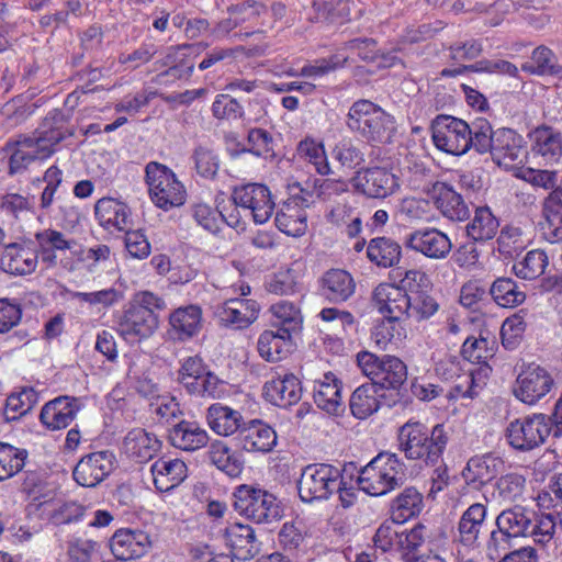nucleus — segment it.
I'll use <instances>...</instances> for the list:
<instances>
[{"label": "nucleus", "instance_id": "nucleus-50", "mask_svg": "<svg viewBox=\"0 0 562 562\" xmlns=\"http://www.w3.org/2000/svg\"><path fill=\"white\" fill-rule=\"evenodd\" d=\"M426 537L427 528L423 524H417L411 530L403 531L397 536V546L405 562L417 561V553L425 543Z\"/></svg>", "mask_w": 562, "mask_h": 562}, {"label": "nucleus", "instance_id": "nucleus-16", "mask_svg": "<svg viewBox=\"0 0 562 562\" xmlns=\"http://www.w3.org/2000/svg\"><path fill=\"white\" fill-rule=\"evenodd\" d=\"M158 323V315L154 311L130 304L119 322V331L125 340H136L149 337Z\"/></svg>", "mask_w": 562, "mask_h": 562}, {"label": "nucleus", "instance_id": "nucleus-58", "mask_svg": "<svg viewBox=\"0 0 562 562\" xmlns=\"http://www.w3.org/2000/svg\"><path fill=\"white\" fill-rule=\"evenodd\" d=\"M557 527L555 516L552 513L541 514L535 519L530 518L528 537H531L538 544L546 546L554 536Z\"/></svg>", "mask_w": 562, "mask_h": 562}, {"label": "nucleus", "instance_id": "nucleus-24", "mask_svg": "<svg viewBox=\"0 0 562 562\" xmlns=\"http://www.w3.org/2000/svg\"><path fill=\"white\" fill-rule=\"evenodd\" d=\"M355 289L353 278L344 269H330L321 279V294L333 303L347 301Z\"/></svg>", "mask_w": 562, "mask_h": 562}, {"label": "nucleus", "instance_id": "nucleus-56", "mask_svg": "<svg viewBox=\"0 0 562 562\" xmlns=\"http://www.w3.org/2000/svg\"><path fill=\"white\" fill-rule=\"evenodd\" d=\"M494 340H488L487 338L480 335L479 338L469 337L462 345V356L471 361L477 363H485L488 358H492L494 355Z\"/></svg>", "mask_w": 562, "mask_h": 562}, {"label": "nucleus", "instance_id": "nucleus-49", "mask_svg": "<svg viewBox=\"0 0 562 562\" xmlns=\"http://www.w3.org/2000/svg\"><path fill=\"white\" fill-rule=\"evenodd\" d=\"M271 311L278 322L274 326L282 333L292 334L299 333L302 329V315L300 310L293 304L286 301H281L271 306Z\"/></svg>", "mask_w": 562, "mask_h": 562}, {"label": "nucleus", "instance_id": "nucleus-55", "mask_svg": "<svg viewBox=\"0 0 562 562\" xmlns=\"http://www.w3.org/2000/svg\"><path fill=\"white\" fill-rule=\"evenodd\" d=\"M468 140H515L517 134L512 128H501L493 131L491 123L485 117H476L471 125H469Z\"/></svg>", "mask_w": 562, "mask_h": 562}, {"label": "nucleus", "instance_id": "nucleus-28", "mask_svg": "<svg viewBox=\"0 0 562 562\" xmlns=\"http://www.w3.org/2000/svg\"><path fill=\"white\" fill-rule=\"evenodd\" d=\"M307 214L305 209L301 206L296 198H292L284 202L277 211L276 225L284 234L289 236H302L307 228Z\"/></svg>", "mask_w": 562, "mask_h": 562}, {"label": "nucleus", "instance_id": "nucleus-41", "mask_svg": "<svg viewBox=\"0 0 562 562\" xmlns=\"http://www.w3.org/2000/svg\"><path fill=\"white\" fill-rule=\"evenodd\" d=\"M379 391L380 390L371 383L362 384L353 391L349 406L356 418L366 419L379 409V397L384 396L383 394H379Z\"/></svg>", "mask_w": 562, "mask_h": 562}, {"label": "nucleus", "instance_id": "nucleus-39", "mask_svg": "<svg viewBox=\"0 0 562 562\" xmlns=\"http://www.w3.org/2000/svg\"><path fill=\"white\" fill-rule=\"evenodd\" d=\"M535 513L522 506H514L502 510L495 519V525L501 526L514 539L519 537H528L530 529V518Z\"/></svg>", "mask_w": 562, "mask_h": 562}, {"label": "nucleus", "instance_id": "nucleus-12", "mask_svg": "<svg viewBox=\"0 0 562 562\" xmlns=\"http://www.w3.org/2000/svg\"><path fill=\"white\" fill-rule=\"evenodd\" d=\"M113 470V454L97 451L82 457L74 469L75 481L85 487H94Z\"/></svg>", "mask_w": 562, "mask_h": 562}, {"label": "nucleus", "instance_id": "nucleus-26", "mask_svg": "<svg viewBox=\"0 0 562 562\" xmlns=\"http://www.w3.org/2000/svg\"><path fill=\"white\" fill-rule=\"evenodd\" d=\"M259 313V305L256 301L246 299H231L224 302L218 310V317L225 325H233L236 328H244L254 323Z\"/></svg>", "mask_w": 562, "mask_h": 562}, {"label": "nucleus", "instance_id": "nucleus-54", "mask_svg": "<svg viewBox=\"0 0 562 562\" xmlns=\"http://www.w3.org/2000/svg\"><path fill=\"white\" fill-rule=\"evenodd\" d=\"M26 456L25 450L0 442V481L19 473L24 467Z\"/></svg>", "mask_w": 562, "mask_h": 562}, {"label": "nucleus", "instance_id": "nucleus-27", "mask_svg": "<svg viewBox=\"0 0 562 562\" xmlns=\"http://www.w3.org/2000/svg\"><path fill=\"white\" fill-rule=\"evenodd\" d=\"M156 488L168 492L178 486L186 477L187 465L179 459H158L150 468Z\"/></svg>", "mask_w": 562, "mask_h": 562}, {"label": "nucleus", "instance_id": "nucleus-19", "mask_svg": "<svg viewBox=\"0 0 562 562\" xmlns=\"http://www.w3.org/2000/svg\"><path fill=\"white\" fill-rule=\"evenodd\" d=\"M80 407L79 398L59 396L42 407L40 419L50 430L66 428L75 419Z\"/></svg>", "mask_w": 562, "mask_h": 562}, {"label": "nucleus", "instance_id": "nucleus-35", "mask_svg": "<svg viewBox=\"0 0 562 562\" xmlns=\"http://www.w3.org/2000/svg\"><path fill=\"white\" fill-rule=\"evenodd\" d=\"M499 228V221L488 206H477L467 224V236L475 243L493 239Z\"/></svg>", "mask_w": 562, "mask_h": 562}, {"label": "nucleus", "instance_id": "nucleus-30", "mask_svg": "<svg viewBox=\"0 0 562 562\" xmlns=\"http://www.w3.org/2000/svg\"><path fill=\"white\" fill-rule=\"evenodd\" d=\"M34 138L25 137L23 140H65L71 136H78L76 127L65 117L64 113L54 109L43 119L36 128Z\"/></svg>", "mask_w": 562, "mask_h": 562}, {"label": "nucleus", "instance_id": "nucleus-2", "mask_svg": "<svg viewBox=\"0 0 562 562\" xmlns=\"http://www.w3.org/2000/svg\"><path fill=\"white\" fill-rule=\"evenodd\" d=\"M403 464L394 453L381 452L358 476L360 488L369 495L381 496L403 484Z\"/></svg>", "mask_w": 562, "mask_h": 562}, {"label": "nucleus", "instance_id": "nucleus-62", "mask_svg": "<svg viewBox=\"0 0 562 562\" xmlns=\"http://www.w3.org/2000/svg\"><path fill=\"white\" fill-rule=\"evenodd\" d=\"M526 327L527 324L524 316L519 313L507 317L501 328L503 346L507 349H514L526 330Z\"/></svg>", "mask_w": 562, "mask_h": 562}, {"label": "nucleus", "instance_id": "nucleus-5", "mask_svg": "<svg viewBox=\"0 0 562 562\" xmlns=\"http://www.w3.org/2000/svg\"><path fill=\"white\" fill-rule=\"evenodd\" d=\"M357 362L361 371L371 380L380 391L391 390L400 395L407 381V367L397 357L384 355L378 357L369 351L357 355Z\"/></svg>", "mask_w": 562, "mask_h": 562}, {"label": "nucleus", "instance_id": "nucleus-13", "mask_svg": "<svg viewBox=\"0 0 562 562\" xmlns=\"http://www.w3.org/2000/svg\"><path fill=\"white\" fill-rule=\"evenodd\" d=\"M487 516V507L473 503L460 516L453 541L469 549L479 548Z\"/></svg>", "mask_w": 562, "mask_h": 562}, {"label": "nucleus", "instance_id": "nucleus-31", "mask_svg": "<svg viewBox=\"0 0 562 562\" xmlns=\"http://www.w3.org/2000/svg\"><path fill=\"white\" fill-rule=\"evenodd\" d=\"M313 397L318 408L337 414L341 407V381L331 372L325 373L315 381Z\"/></svg>", "mask_w": 562, "mask_h": 562}, {"label": "nucleus", "instance_id": "nucleus-8", "mask_svg": "<svg viewBox=\"0 0 562 562\" xmlns=\"http://www.w3.org/2000/svg\"><path fill=\"white\" fill-rule=\"evenodd\" d=\"M506 432L513 448L530 451L544 442L546 438L552 434V428L546 415L536 414L532 417L512 422Z\"/></svg>", "mask_w": 562, "mask_h": 562}, {"label": "nucleus", "instance_id": "nucleus-11", "mask_svg": "<svg viewBox=\"0 0 562 562\" xmlns=\"http://www.w3.org/2000/svg\"><path fill=\"white\" fill-rule=\"evenodd\" d=\"M351 183L356 191L373 199L389 196L398 186L396 177L380 167L358 171L351 179Z\"/></svg>", "mask_w": 562, "mask_h": 562}, {"label": "nucleus", "instance_id": "nucleus-60", "mask_svg": "<svg viewBox=\"0 0 562 562\" xmlns=\"http://www.w3.org/2000/svg\"><path fill=\"white\" fill-rule=\"evenodd\" d=\"M159 52V46L153 42H143L137 48L128 54H121L119 63L131 69H137L151 61Z\"/></svg>", "mask_w": 562, "mask_h": 562}, {"label": "nucleus", "instance_id": "nucleus-52", "mask_svg": "<svg viewBox=\"0 0 562 562\" xmlns=\"http://www.w3.org/2000/svg\"><path fill=\"white\" fill-rule=\"evenodd\" d=\"M36 400L37 394L32 387H25L20 393L8 396L3 409L5 420H16L33 407Z\"/></svg>", "mask_w": 562, "mask_h": 562}, {"label": "nucleus", "instance_id": "nucleus-20", "mask_svg": "<svg viewBox=\"0 0 562 562\" xmlns=\"http://www.w3.org/2000/svg\"><path fill=\"white\" fill-rule=\"evenodd\" d=\"M149 547V536L142 530L121 529L110 540L113 555L122 561L143 557Z\"/></svg>", "mask_w": 562, "mask_h": 562}, {"label": "nucleus", "instance_id": "nucleus-14", "mask_svg": "<svg viewBox=\"0 0 562 562\" xmlns=\"http://www.w3.org/2000/svg\"><path fill=\"white\" fill-rule=\"evenodd\" d=\"M372 303L389 322H396L406 316L409 299L402 286L380 283L372 293Z\"/></svg>", "mask_w": 562, "mask_h": 562}, {"label": "nucleus", "instance_id": "nucleus-63", "mask_svg": "<svg viewBox=\"0 0 562 562\" xmlns=\"http://www.w3.org/2000/svg\"><path fill=\"white\" fill-rule=\"evenodd\" d=\"M212 113L218 120H237L243 116L244 108L228 94H217L213 104Z\"/></svg>", "mask_w": 562, "mask_h": 562}, {"label": "nucleus", "instance_id": "nucleus-64", "mask_svg": "<svg viewBox=\"0 0 562 562\" xmlns=\"http://www.w3.org/2000/svg\"><path fill=\"white\" fill-rule=\"evenodd\" d=\"M526 480L518 473L501 476L495 484L496 491L504 501L513 502L522 494Z\"/></svg>", "mask_w": 562, "mask_h": 562}, {"label": "nucleus", "instance_id": "nucleus-29", "mask_svg": "<svg viewBox=\"0 0 562 562\" xmlns=\"http://www.w3.org/2000/svg\"><path fill=\"white\" fill-rule=\"evenodd\" d=\"M503 461L491 454L471 458L462 476L468 484H472L475 488L492 481L501 471Z\"/></svg>", "mask_w": 562, "mask_h": 562}, {"label": "nucleus", "instance_id": "nucleus-36", "mask_svg": "<svg viewBox=\"0 0 562 562\" xmlns=\"http://www.w3.org/2000/svg\"><path fill=\"white\" fill-rule=\"evenodd\" d=\"M159 448L156 436L142 428L131 430L124 439L125 451L140 463L150 460Z\"/></svg>", "mask_w": 562, "mask_h": 562}, {"label": "nucleus", "instance_id": "nucleus-45", "mask_svg": "<svg viewBox=\"0 0 562 562\" xmlns=\"http://www.w3.org/2000/svg\"><path fill=\"white\" fill-rule=\"evenodd\" d=\"M211 462L231 477H237L244 469V461L239 456L221 440L211 443L209 450Z\"/></svg>", "mask_w": 562, "mask_h": 562}, {"label": "nucleus", "instance_id": "nucleus-33", "mask_svg": "<svg viewBox=\"0 0 562 562\" xmlns=\"http://www.w3.org/2000/svg\"><path fill=\"white\" fill-rule=\"evenodd\" d=\"M206 418L211 429L220 436H229L235 432L238 435L245 424L238 411L220 403L212 404L207 408Z\"/></svg>", "mask_w": 562, "mask_h": 562}, {"label": "nucleus", "instance_id": "nucleus-21", "mask_svg": "<svg viewBox=\"0 0 562 562\" xmlns=\"http://www.w3.org/2000/svg\"><path fill=\"white\" fill-rule=\"evenodd\" d=\"M224 537L233 557L238 560H251L260 552V543L249 525L233 524L225 529Z\"/></svg>", "mask_w": 562, "mask_h": 562}, {"label": "nucleus", "instance_id": "nucleus-38", "mask_svg": "<svg viewBox=\"0 0 562 562\" xmlns=\"http://www.w3.org/2000/svg\"><path fill=\"white\" fill-rule=\"evenodd\" d=\"M369 260L379 267L390 268L396 266L402 257V247L389 237H375L367 247Z\"/></svg>", "mask_w": 562, "mask_h": 562}, {"label": "nucleus", "instance_id": "nucleus-1", "mask_svg": "<svg viewBox=\"0 0 562 562\" xmlns=\"http://www.w3.org/2000/svg\"><path fill=\"white\" fill-rule=\"evenodd\" d=\"M397 440L407 459L436 465L448 445L449 431L442 424H437L429 431L426 425L409 420L400 427Z\"/></svg>", "mask_w": 562, "mask_h": 562}, {"label": "nucleus", "instance_id": "nucleus-42", "mask_svg": "<svg viewBox=\"0 0 562 562\" xmlns=\"http://www.w3.org/2000/svg\"><path fill=\"white\" fill-rule=\"evenodd\" d=\"M533 63H524L521 70L536 76H555L562 78V65L557 63V56L551 48L539 45L531 53Z\"/></svg>", "mask_w": 562, "mask_h": 562}, {"label": "nucleus", "instance_id": "nucleus-23", "mask_svg": "<svg viewBox=\"0 0 562 562\" xmlns=\"http://www.w3.org/2000/svg\"><path fill=\"white\" fill-rule=\"evenodd\" d=\"M263 391L266 398L280 407L292 406L302 397L301 382L292 373L267 381Z\"/></svg>", "mask_w": 562, "mask_h": 562}, {"label": "nucleus", "instance_id": "nucleus-15", "mask_svg": "<svg viewBox=\"0 0 562 562\" xmlns=\"http://www.w3.org/2000/svg\"><path fill=\"white\" fill-rule=\"evenodd\" d=\"M404 245L431 259L446 258L452 247L449 237L436 228L418 229L408 234Z\"/></svg>", "mask_w": 562, "mask_h": 562}, {"label": "nucleus", "instance_id": "nucleus-61", "mask_svg": "<svg viewBox=\"0 0 562 562\" xmlns=\"http://www.w3.org/2000/svg\"><path fill=\"white\" fill-rule=\"evenodd\" d=\"M205 367L199 357H189L178 371V382L190 393L205 374Z\"/></svg>", "mask_w": 562, "mask_h": 562}, {"label": "nucleus", "instance_id": "nucleus-22", "mask_svg": "<svg viewBox=\"0 0 562 562\" xmlns=\"http://www.w3.org/2000/svg\"><path fill=\"white\" fill-rule=\"evenodd\" d=\"M169 442L183 451H196L206 447L210 441L207 431L196 422L181 419L175 424L168 434Z\"/></svg>", "mask_w": 562, "mask_h": 562}, {"label": "nucleus", "instance_id": "nucleus-7", "mask_svg": "<svg viewBox=\"0 0 562 562\" xmlns=\"http://www.w3.org/2000/svg\"><path fill=\"white\" fill-rule=\"evenodd\" d=\"M341 471L327 463L305 467L297 482L300 498L305 503L327 499L339 488Z\"/></svg>", "mask_w": 562, "mask_h": 562}, {"label": "nucleus", "instance_id": "nucleus-40", "mask_svg": "<svg viewBox=\"0 0 562 562\" xmlns=\"http://www.w3.org/2000/svg\"><path fill=\"white\" fill-rule=\"evenodd\" d=\"M424 507L423 495L415 487H406L391 505V517L396 524H404L419 515Z\"/></svg>", "mask_w": 562, "mask_h": 562}, {"label": "nucleus", "instance_id": "nucleus-46", "mask_svg": "<svg viewBox=\"0 0 562 562\" xmlns=\"http://www.w3.org/2000/svg\"><path fill=\"white\" fill-rule=\"evenodd\" d=\"M257 53L258 49L246 48L243 45H237L235 47L216 46L204 54L202 60L198 65V68L203 71L212 67L232 64L240 54L254 56Z\"/></svg>", "mask_w": 562, "mask_h": 562}, {"label": "nucleus", "instance_id": "nucleus-47", "mask_svg": "<svg viewBox=\"0 0 562 562\" xmlns=\"http://www.w3.org/2000/svg\"><path fill=\"white\" fill-rule=\"evenodd\" d=\"M431 140H451L454 138H467L469 124L460 119L450 115H438L431 123Z\"/></svg>", "mask_w": 562, "mask_h": 562}, {"label": "nucleus", "instance_id": "nucleus-43", "mask_svg": "<svg viewBox=\"0 0 562 562\" xmlns=\"http://www.w3.org/2000/svg\"><path fill=\"white\" fill-rule=\"evenodd\" d=\"M493 301L501 307L513 308L526 301V292L512 278H497L490 286Z\"/></svg>", "mask_w": 562, "mask_h": 562}, {"label": "nucleus", "instance_id": "nucleus-32", "mask_svg": "<svg viewBox=\"0 0 562 562\" xmlns=\"http://www.w3.org/2000/svg\"><path fill=\"white\" fill-rule=\"evenodd\" d=\"M94 213L104 227L113 226L119 231L130 229L132 218L126 204L112 198H102L94 205Z\"/></svg>", "mask_w": 562, "mask_h": 562}, {"label": "nucleus", "instance_id": "nucleus-17", "mask_svg": "<svg viewBox=\"0 0 562 562\" xmlns=\"http://www.w3.org/2000/svg\"><path fill=\"white\" fill-rule=\"evenodd\" d=\"M426 192L445 217L457 222L470 218V210L463 198L447 183L436 181Z\"/></svg>", "mask_w": 562, "mask_h": 562}, {"label": "nucleus", "instance_id": "nucleus-51", "mask_svg": "<svg viewBox=\"0 0 562 562\" xmlns=\"http://www.w3.org/2000/svg\"><path fill=\"white\" fill-rule=\"evenodd\" d=\"M548 265L544 251L535 249L527 252L522 260L513 266L515 274L525 280H533L540 277Z\"/></svg>", "mask_w": 562, "mask_h": 562}, {"label": "nucleus", "instance_id": "nucleus-6", "mask_svg": "<svg viewBox=\"0 0 562 562\" xmlns=\"http://www.w3.org/2000/svg\"><path fill=\"white\" fill-rule=\"evenodd\" d=\"M145 172L149 195L156 206L168 211L184 203V188L169 168L150 161L147 164Z\"/></svg>", "mask_w": 562, "mask_h": 562}, {"label": "nucleus", "instance_id": "nucleus-48", "mask_svg": "<svg viewBox=\"0 0 562 562\" xmlns=\"http://www.w3.org/2000/svg\"><path fill=\"white\" fill-rule=\"evenodd\" d=\"M38 244V252L42 260L54 265L56 262L55 250H66L71 247V241L67 240L60 232L54 229H44L35 234Z\"/></svg>", "mask_w": 562, "mask_h": 562}, {"label": "nucleus", "instance_id": "nucleus-57", "mask_svg": "<svg viewBox=\"0 0 562 562\" xmlns=\"http://www.w3.org/2000/svg\"><path fill=\"white\" fill-rule=\"evenodd\" d=\"M526 155V149L519 143H496L495 148L492 149L493 161L505 168L521 164Z\"/></svg>", "mask_w": 562, "mask_h": 562}, {"label": "nucleus", "instance_id": "nucleus-59", "mask_svg": "<svg viewBox=\"0 0 562 562\" xmlns=\"http://www.w3.org/2000/svg\"><path fill=\"white\" fill-rule=\"evenodd\" d=\"M513 540L514 538L508 532L501 528V526L495 525V528L490 531L485 543V552L488 559L494 561L502 555L508 554Z\"/></svg>", "mask_w": 562, "mask_h": 562}, {"label": "nucleus", "instance_id": "nucleus-9", "mask_svg": "<svg viewBox=\"0 0 562 562\" xmlns=\"http://www.w3.org/2000/svg\"><path fill=\"white\" fill-rule=\"evenodd\" d=\"M232 200L236 206L249 211L256 224H265L276 206L269 188L257 182L235 187Z\"/></svg>", "mask_w": 562, "mask_h": 562}, {"label": "nucleus", "instance_id": "nucleus-53", "mask_svg": "<svg viewBox=\"0 0 562 562\" xmlns=\"http://www.w3.org/2000/svg\"><path fill=\"white\" fill-rule=\"evenodd\" d=\"M409 303L406 318L417 322L430 318L439 310L438 302L425 291L412 292L408 294Z\"/></svg>", "mask_w": 562, "mask_h": 562}, {"label": "nucleus", "instance_id": "nucleus-4", "mask_svg": "<svg viewBox=\"0 0 562 562\" xmlns=\"http://www.w3.org/2000/svg\"><path fill=\"white\" fill-rule=\"evenodd\" d=\"M233 496L235 510L255 524L270 525L283 516L281 503L266 490L244 484Z\"/></svg>", "mask_w": 562, "mask_h": 562}, {"label": "nucleus", "instance_id": "nucleus-25", "mask_svg": "<svg viewBox=\"0 0 562 562\" xmlns=\"http://www.w3.org/2000/svg\"><path fill=\"white\" fill-rule=\"evenodd\" d=\"M0 265L3 271L10 274H30L36 269L37 254L27 247L13 243L4 247Z\"/></svg>", "mask_w": 562, "mask_h": 562}, {"label": "nucleus", "instance_id": "nucleus-18", "mask_svg": "<svg viewBox=\"0 0 562 562\" xmlns=\"http://www.w3.org/2000/svg\"><path fill=\"white\" fill-rule=\"evenodd\" d=\"M236 439L248 452H269L277 445L276 430L260 419L244 424Z\"/></svg>", "mask_w": 562, "mask_h": 562}, {"label": "nucleus", "instance_id": "nucleus-34", "mask_svg": "<svg viewBox=\"0 0 562 562\" xmlns=\"http://www.w3.org/2000/svg\"><path fill=\"white\" fill-rule=\"evenodd\" d=\"M292 336L282 330H265L258 339V352L267 361L285 358L293 349Z\"/></svg>", "mask_w": 562, "mask_h": 562}, {"label": "nucleus", "instance_id": "nucleus-3", "mask_svg": "<svg viewBox=\"0 0 562 562\" xmlns=\"http://www.w3.org/2000/svg\"><path fill=\"white\" fill-rule=\"evenodd\" d=\"M347 125L368 140H391L396 132L393 116L369 100H359L352 104Z\"/></svg>", "mask_w": 562, "mask_h": 562}, {"label": "nucleus", "instance_id": "nucleus-37", "mask_svg": "<svg viewBox=\"0 0 562 562\" xmlns=\"http://www.w3.org/2000/svg\"><path fill=\"white\" fill-rule=\"evenodd\" d=\"M170 325L180 340L198 334L202 326V311L196 305L177 308L169 317Z\"/></svg>", "mask_w": 562, "mask_h": 562}, {"label": "nucleus", "instance_id": "nucleus-10", "mask_svg": "<svg viewBox=\"0 0 562 562\" xmlns=\"http://www.w3.org/2000/svg\"><path fill=\"white\" fill-rule=\"evenodd\" d=\"M554 381L550 373L539 366H529L517 376L515 396L529 405L536 404L552 389Z\"/></svg>", "mask_w": 562, "mask_h": 562}, {"label": "nucleus", "instance_id": "nucleus-44", "mask_svg": "<svg viewBox=\"0 0 562 562\" xmlns=\"http://www.w3.org/2000/svg\"><path fill=\"white\" fill-rule=\"evenodd\" d=\"M21 147L16 148L10 157V173L20 172L29 167L35 160H44L50 157L55 149L52 146H40V143H16Z\"/></svg>", "mask_w": 562, "mask_h": 562}]
</instances>
